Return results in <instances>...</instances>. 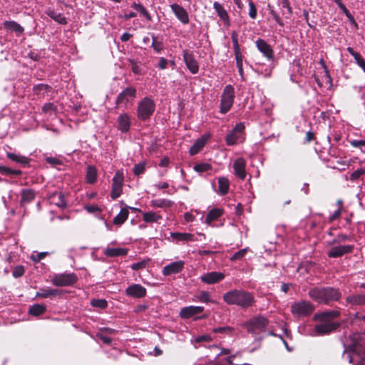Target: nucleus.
I'll return each instance as SVG.
<instances>
[{
	"label": "nucleus",
	"instance_id": "nucleus-1",
	"mask_svg": "<svg viewBox=\"0 0 365 365\" xmlns=\"http://www.w3.org/2000/svg\"><path fill=\"white\" fill-rule=\"evenodd\" d=\"M339 315L337 311L325 312L315 314L314 319L319 322L315 325L313 331L310 333L312 336L324 335L329 334L339 327V323L332 320Z\"/></svg>",
	"mask_w": 365,
	"mask_h": 365
},
{
	"label": "nucleus",
	"instance_id": "nucleus-2",
	"mask_svg": "<svg viewBox=\"0 0 365 365\" xmlns=\"http://www.w3.org/2000/svg\"><path fill=\"white\" fill-rule=\"evenodd\" d=\"M359 335L353 336V343L349 345V351H345L343 354L344 359L354 365H365V348L363 341L358 340Z\"/></svg>",
	"mask_w": 365,
	"mask_h": 365
},
{
	"label": "nucleus",
	"instance_id": "nucleus-3",
	"mask_svg": "<svg viewBox=\"0 0 365 365\" xmlns=\"http://www.w3.org/2000/svg\"><path fill=\"white\" fill-rule=\"evenodd\" d=\"M224 301L230 305H237L242 308L251 307L254 303L253 295L242 289H233L223 295Z\"/></svg>",
	"mask_w": 365,
	"mask_h": 365
},
{
	"label": "nucleus",
	"instance_id": "nucleus-4",
	"mask_svg": "<svg viewBox=\"0 0 365 365\" xmlns=\"http://www.w3.org/2000/svg\"><path fill=\"white\" fill-rule=\"evenodd\" d=\"M309 295L314 301L322 304L337 301L341 296L338 289L330 287H314L309 291Z\"/></svg>",
	"mask_w": 365,
	"mask_h": 365
},
{
	"label": "nucleus",
	"instance_id": "nucleus-5",
	"mask_svg": "<svg viewBox=\"0 0 365 365\" xmlns=\"http://www.w3.org/2000/svg\"><path fill=\"white\" fill-rule=\"evenodd\" d=\"M269 321L267 318L258 316L256 317L246 324L248 332L252 334L255 339L257 346H259L260 341L263 338L262 334L265 331Z\"/></svg>",
	"mask_w": 365,
	"mask_h": 365
},
{
	"label": "nucleus",
	"instance_id": "nucleus-6",
	"mask_svg": "<svg viewBox=\"0 0 365 365\" xmlns=\"http://www.w3.org/2000/svg\"><path fill=\"white\" fill-rule=\"evenodd\" d=\"M235 88L232 85H227L221 96L220 112L222 114L227 113L232 108L235 100Z\"/></svg>",
	"mask_w": 365,
	"mask_h": 365
},
{
	"label": "nucleus",
	"instance_id": "nucleus-7",
	"mask_svg": "<svg viewBox=\"0 0 365 365\" xmlns=\"http://www.w3.org/2000/svg\"><path fill=\"white\" fill-rule=\"evenodd\" d=\"M245 124L243 123H237L230 133L225 138L226 144L229 146L240 143L245 140Z\"/></svg>",
	"mask_w": 365,
	"mask_h": 365
},
{
	"label": "nucleus",
	"instance_id": "nucleus-8",
	"mask_svg": "<svg viewBox=\"0 0 365 365\" xmlns=\"http://www.w3.org/2000/svg\"><path fill=\"white\" fill-rule=\"evenodd\" d=\"M155 108L153 99L145 97L139 103L137 110V116L142 120H145L151 116Z\"/></svg>",
	"mask_w": 365,
	"mask_h": 365
},
{
	"label": "nucleus",
	"instance_id": "nucleus-9",
	"mask_svg": "<svg viewBox=\"0 0 365 365\" xmlns=\"http://www.w3.org/2000/svg\"><path fill=\"white\" fill-rule=\"evenodd\" d=\"M314 306L307 301L297 302L291 306V312L295 317L309 315L314 311Z\"/></svg>",
	"mask_w": 365,
	"mask_h": 365
},
{
	"label": "nucleus",
	"instance_id": "nucleus-10",
	"mask_svg": "<svg viewBox=\"0 0 365 365\" xmlns=\"http://www.w3.org/2000/svg\"><path fill=\"white\" fill-rule=\"evenodd\" d=\"M76 280L77 278L74 274H61L55 275L51 282L56 286L65 287L73 284Z\"/></svg>",
	"mask_w": 365,
	"mask_h": 365
},
{
	"label": "nucleus",
	"instance_id": "nucleus-11",
	"mask_svg": "<svg viewBox=\"0 0 365 365\" xmlns=\"http://www.w3.org/2000/svg\"><path fill=\"white\" fill-rule=\"evenodd\" d=\"M123 180L124 176L123 172L118 170L113 178L112 191L110 196L113 200L118 198L120 195Z\"/></svg>",
	"mask_w": 365,
	"mask_h": 365
},
{
	"label": "nucleus",
	"instance_id": "nucleus-12",
	"mask_svg": "<svg viewBox=\"0 0 365 365\" xmlns=\"http://www.w3.org/2000/svg\"><path fill=\"white\" fill-rule=\"evenodd\" d=\"M182 56L189 71L192 74L197 73L199 71V64L195 58L193 53L187 50H184Z\"/></svg>",
	"mask_w": 365,
	"mask_h": 365
},
{
	"label": "nucleus",
	"instance_id": "nucleus-13",
	"mask_svg": "<svg viewBox=\"0 0 365 365\" xmlns=\"http://www.w3.org/2000/svg\"><path fill=\"white\" fill-rule=\"evenodd\" d=\"M185 267V262L183 260H178L173 262L165 265L162 270L163 276H170L180 273Z\"/></svg>",
	"mask_w": 365,
	"mask_h": 365
},
{
	"label": "nucleus",
	"instance_id": "nucleus-14",
	"mask_svg": "<svg viewBox=\"0 0 365 365\" xmlns=\"http://www.w3.org/2000/svg\"><path fill=\"white\" fill-rule=\"evenodd\" d=\"M246 165V160L243 158H237L233 162L234 174L242 180L247 177Z\"/></svg>",
	"mask_w": 365,
	"mask_h": 365
},
{
	"label": "nucleus",
	"instance_id": "nucleus-15",
	"mask_svg": "<svg viewBox=\"0 0 365 365\" xmlns=\"http://www.w3.org/2000/svg\"><path fill=\"white\" fill-rule=\"evenodd\" d=\"M136 95V90L132 87H128L124 89L116 99L117 105L126 106L128 103L133 101Z\"/></svg>",
	"mask_w": 365,
	"mask_h": 365
},
{
	"label": "nucleus",
	"instance_id": "nucleus-16",
	"mask_svg": "<svg viewBox=\"0 0 365 365\" xmlns=\"http://www.w3.org/2000/svg\"><path fill=\"white\" fill-rule=\"evenodd\" d=\"M125 294L133 298H143L147 294L146 289L140 284H133L125 289Z\"/></svg>",
	"mask_w": 365,
	"mask_h": 365
},
{
	"label": "nucleus",
	"instance_id": "nucleus-17",
	"mask_svg": "<svg viewBox=\"0 0 365 365\" xmlns=\"http://www.w3.org/2000/svg\"><path fill=\"white\" fill-rule=\"evenodd\" d=\"M257 49L263 54V56L270 61L274 59V51L271 46L264 40L259 38L255 42Z\"/></svg>",
	"mask_w": 365,
	"mask_h": 365
},
{
	"label": "nucleus",
	"instance_id": "nucleus-18",
	"mask_svg": "<svg viewBox=\"0 0 365 365\" xmlns=\"http://www.w3.org/2000/svg\"><path fill=\"white\" fill-rule=\"evenodd\" d=\"M172 11L176 18L183 24H187L190 19L187 11L180 5L173 4L170 6Z\"/></svg>",
	"mask_w": 365,
	"mask_h": 365
},
{
	"label": "nucleus",
	"instance_id": "nucleus-19",
	"mask_svg": "<svg viewBox=\"0 0 365 365\" xmlns=\"http://www.w3.org/2000/svg\"><path fill=\"white\" fill-rule=\"evenodd\" d=\"M225 278V274L219 272H210L200 276L201 282L207 284H216Z\"/></svg>",
	"mask_w": 365,
	"mask_h": 365
},
{
	"label": "nucleus",
	"instance_id": "nucleus-20",
	"mask_svg": "<svg viewBox=\"0 0 365 365\" xmlns=\"http://www.w3.org/2000/svg\"><path fill=\"white\" fill-rule=\"evenodd\" d=\"M354 249L353 245H339L333 247L328 252V257L331 258L339 257L346 253H350Z\"/></svg>",
	"mask_w": 365,
	"mask_h": 365
},
{
	"label": "nucleus",
	"instance_id": "nucleus-21",
	"mask_svg": "<svg viewBox=\"0 0 365 365\" xmlns=\"http://www.w3.org/2000/svg\"><path fill=\"white\" fill-rule=\"evenodd\" d=\"M210 133H205L202 136H201L200 138L197 139L194 144L190 147L189 150V153L191 155H195L197 154L205 146L206 142L210 138Z\"/></svg>",
	"mask_w": 365,
	"mask_h": 365
},
{
	"label": "nucleus",
	"instance_id": "nucleus-22",
	"mask_svg": "<svg viewBox=\"0 0 365 365\" xmlns=\"http://www.w3.org/2000/svg\"><path fill=\"white\" fill-rule=\"evenodd\" d=\"M204 308L200 306H189L181 309L180 315L182 318H190L203 312Z\"/></svg>",
	"mask_w": 365,
	"mask_h": 365
},
{
	"label": "nucleus",
	"instance_id": "nucleus-23",
	"mask_svg": "<svg viewBox=\"0 0 365 365\" xmlns=\"http://www.w3.org/2000/svg\"><path fill=\"white\" fill-rule=\"evenodd\" d=\"M128 250L123 247H110L108 246L103 250V254L108 257H115L125 256L128 254Z\"/></svg>",
	"mask_w": 365,
	"mask_h": 365
},
{
	"label": "nucleus",
	"instance_id": "nucleus-24",
	"mask_svg": "<svg viewBox=\"0 0 365 365\" xmlns=\"http://www.w3.org/2000/svg\"><path fill=\"white\" fill-rule=\"evenodd\" d=\"M118 128L122 133H127L130 127V118L126 113L120 114L118 119Z\"/></svg>",
	"mask_w": 365,
	"mask_h": 365
},
{
	"label": "nucleus",
	"instance_id": "nucleus-25",
	"mask_svg": "<svg viewBox=\"0 0 365 365\" xmlns=\"http://www.w3.org/2000/svg\"><path fill=\"white\" fill-rule=\"evenodd\" d=\"M213 8L217 12L220 19L224 22L226 26H230V17L227 11L224 7L217 1H215L213 4Z\"/></svg>",
	"mask_w": 365,
	"mask_h": 365
},
{
	"label": "nucleus",
	"instance_id": "nucleus-26",
	"mask_svg": "<svg viewBox=\"0 0 365 365\" xmlns=\"http://www.w3.org/2000/svg\"><path fill=\"white\" fill-rule=\"evenodd\" d=\"M143 220L146 223H158L163 219L160 212L148 211L142 212Z\"/></svg>",
	"mask_w": 365,
	"mask_h": 365
},
{
	"label": "nucleus",
	"instance_id": "nucleus-27",
	"mask_svg": "<svg viewBox=\"0 0 365 365\" xmlns=\"http://www.w3.org/2000/svg\"><path fill=\"white\" fill-rule=\"evenodd\" d=\"M223 214V210L215 207L209 211L205 218V222L209 226H213L212 222L218 220Z\"/></svg>",
	"mask_w": 365,
	"mask_h": 365
},
{
	"label": "nucleus",
	"instance_id": "nucleus-28",
	"mask_svg": "<svg viewBox=\"0 0 365 365\" xmlns=\"http://www.w3.org/2000/svg\"><path fill=\"white\" fill-rule=\"evenodd\" d=\"M49 201L51 204L55 205L61 208L66 207V206L64 195L61 192H56L51 194L49 197Z\"/></svg>",
	"mask_w": 365,
	"mask_h": 365
},
{
	"label": "nucleus",
	"instance_id": "nucleus-29",
	"mask_svg": "<svg viewBox=\"0 0 365 365\" xmlns=\"http://www.w3.org/2000/svg\"><path fill=\"white\" fill-rule=\"evenodd\" d=\"M218 180V189L216 192L220 195H225L230 190V180L226 177H220Z\"/></svg>",
	"mask_w": 365,
	"mask_h": 365
},
{
	"label": "nucleus",
	"instance_id": "nucleus-30",
	"mask_svg": "<svg viewBox=\"0 0 365 365\" xmlns=\"http://www.w3.org/2000/svg\"><path fill=\"white\" fill-rule=\"evenodd\" d=\"M6 156L9 160L16 163H19L23 166H26L30 163V159L29 158L21 155V154L19 153L7 152Z\"/></svg>",
	"mask_w": 365,
	"mask_h": 365
},
{
	"label": "nucleus",
	"instance_id": "nucleus-31",
	"mask_svg": "<svg viewBox=\"0 0 365 365\" xmlns=\"http://www.w3.org/2000/svg\"><path fill=\"white\" fill-rule=\"evenodd\" d=\"M98 178V170L93 165H88L86 168V181L88 184H93Z\"/></svg>",
	"mask_w": 365,
	"mask_h": 365
},
{
	"label": "nucleus",
	"instance_id": "nucleus-32",
	"mask_svg": "<svg viewBox=\"0 0 365 365\" xmlns=\"http://www.w3.org/2000/svg\"><path fill=\"white\" fill-rule=\"evenodd\" d=\"M173 205V202L164 198L154 199L150 202V207L153 208H168Z\"/></svg>",
	"mask_w": 365,
	"mask_h": 365
},
{
	"label": "nucleus",
	"instance_id": "nucleus-33",
	"mask_svg": "<svg viewBox=\"0 0 365 365\" xmlns=\"http://www.w3.org/2000/svg\"><path fill=\"white\" fill-rule=\"evenodd\" d=\"M129 215L127 207L122 208L120 212L113 218V222L115 225H122L128 219Z\"/></svg>",
	"mask_w": 365,
	"mask_h": 365
},
{
	"label": "nucleus",
	"instance_id": "nucleus-34",
	"mask_svg": "<svg viewBox=\"0 0 365 365\" xmlns=\"http://www.w3.org/2000/svg\"><path fill=\"white\" fill-rule=\"evenodd\" d=\"M347 51L349 53L350 55H351L356 63L364 71L365 73V61L363 58V57L361 56V54L356 51H355L353 48L348 47L346 48Z\"/></svg>",
	"mask_w": 365,
	"mask_h": 365
},
{
	"label": "nucleus",
	"instance_id": "nucleus-35",
	"mask_svg": "<svg viewBox=\"0 0 365 365\" xmlns=\"http://www.w3.org/2000/svg\"><path fill=\"white\" fill-rule=\"evenodd\" d=\"M4 26L5 29L10 31H14L18 34H22L24 31V28L20 24L14 21H4Z\"/></svg>",
	"mask_w": 365,
	"mask_h": 365
},
{
	"label": "nucleus",
	"instance_id": "nucleus-36",
	"mask_svg": "<svg viewBox=\"0 0 365 365\" xmlns=\"http://www.w3.org/2000/svg\"><path fill=\"white\" fill-rule=\"evenodd\" d=\"M21 204L31 202L35 197L34 191L31 189L21 190Z\"/></svg>",
	"mask_w": 365,
	"mask_h": 365
},
{
	"label": "nucleus",
	"instance_id": "nucleus-37",
	"mask_svg": "<svg viewBox=\"0 0 365 365\" xmlns=\"http://www.w3.org/2000/svg\"><path fill=\"white\" fill-rule=\"evenodd\" d=\"M46 14L53 19L55 21L61 24H66L67 20L66 17H64L61 14L57 13L53 10L48 9L46 11Z\"/></svg>",
	"mask_w": 365,
	"mask_h": 365
},
{
	"label": "nucleus",
	"instance_id": "nucleus-38",
	"mask_svg": "<svg viewBox=\"0 0 365 365\" xmlns=\"http://www.w3.org/2000/svg\"><path fill=\"white\" fill-rule=\"evenodd\" d=\"M46 310V307L45 305L35 304L30 307L29 314L32 316L38 317L43 314Z\"/></svg>",
	"mask_w": 365,
	"mask_h": 365
},
{
	"label": "nucleus",
	"instance_id": "nucleus-39",
	"mask_svg": "<svg viewBox=\"0 0 365 365\" xmlns=\"http://www.w3.org/2000/svg\"><path fill=\"white\" fill-rule=\"evenodd\" d=\"M58 294V292L57 289H51V288H45L41 289L40 291H38L36 294V297L38 298H47L52 296H56Z\"/></svg>",
	"mask_w": 365,
	"mask_h": 365
},
{
	"label": "nucleus",
	"instance_id": "nucleus-40",
	"mask_svg": "<svg viewBox=\"0 0 365 365\" xmlns=\"http://www.w3.org/2000/svg\"><path fill=\"white\" fill-rule=\"evenodd\" d=\"M131 7L138 11L140 14L144 16L148 21H151L152 17L151 15L148 13L147 9L140 4L133 2L131 4Z\"/></svg>",
	"mask_w": 365,
	"mask_h": 365
},
{
	"label": "nucleus",
	"instance_id": "nucleus-41",
	"mask_svg": "<svg viewBox=\"0 0 365 365\" xmlns=\"http://www.w3.org/2000/svg\"><path fill=\"white\" fill-rule=\"evenodd\" d=\"M170 236L178 241H192L193 240V235L186 232H171Z\"/></svg>",
	"mask_w": 365,
	"mask_h": 365
},
{
	"label": "nucleus",
	"instance_id": "nucleus-42",
	"mask_svg": "<svg viewBox=\"0 0 365 365\" xmlns=\"http://www.w3.org/2000/svg\"><path fill=\"white\" fill-rule=\"evenodd\" d=\"M0 173L4 175L11 176V175H20L22 172L20 170L11 169L6 166H0Z\"/></svg>",
	"mask_w": 365,
	"mask_h": 365
},
{
	"label": "nucleus",
	"instance_id": "nucleus-43",
	"mask_svg": "<svg viewBox=\"0 0 365 365\" xmlns=\"http://www.w3.org/2000/svg\"><path fill=\"white\" fill-rule=\"evenodd\" d=\"M279 5L282 7V9H284L285 11H282V15L285 16L287 18H289V16L292 14V9L289 4V0H282L279 1Z\"/></svg>",
	"mask_w": 365,
	"mask_h": 365
},
{
	"label": "nucleus",
	"instance_id": "nucleus-44",
	"mask_svg": "<svg viewBox=\"0 0 365 365\" xmlns=\"http://www.w3.org/2000/svg\"><path fill=\"white\" fill-rule=\"evenodd\" d=\"M193 169L199 173H205V172H208L210 170H212V165L209 163H199V164H196Z\"/></svg>",
	"mask_w": 365,
	"mask_h": 365
},
{
	"label": "nucleus",
	"instance_id": "nucleus-45",
	"mask_svg": "<svg viewBox=\"0 0 365 365\" xmlns=\"http://www.w3.org/2000/svg\"><path fill=\"white\" fill-rule=\"evenodd\" d=\"M361 294L350 295L346 297V302L351 305H364Z\"/></svg>",
	"mask_w": 365,
	"mask_h": 365
},
{
	"label": "nucleus",
	"instance_id": "nucleus-46",
	"mask_svg": "<svg viewBox=\"0 0 365 365\" xmlns=\"http://www.w3.org/2000/svg\"><path fill=\"white\" fill-rule=\"evenodd\" d=\"M91 304L93 307L104 309L108 306V302L104 299H93L91 301Z\"/></svg>",
	"mask_w": 365,
	"mask_h": 365
},
{
	"label": "nucleus",
	"instance_id": "nucleus-47",
	"mask_svg": "<svg viewBox=\"0 0 365 365\" xmlns=\"http://www.w3.org/2000/svg\"><path fill=\"white\" fill-rule=\"evenodd\" d=\"M50 88V86L48 85L41 83L34 87V91L38 95H43L44 93L49 91Z\"/></svg>",
	"mask_w": 365,
	"mask_h": 365
},
{
	"label": "nucleus",
	"instance_id": "nucleus-48",
	"mask_svg": "<svg viewBox=\"0 0 365 365\" xmlns=\"http://www.w3.org/2000/svg\"><path fill=\"white\" fill-rule=\"evenodd\" d=\"M56 106L52 103H46L42 107V111L43 113H45L46 114H49V115H52V114L55 115L56 114Z\"/></svg>",
	"mask_w": 365,
	"mask_h": 365
},
{
	"label": "nucleus",
	"instance_id": "nucleus-49",
	"mask_svg": "<svg viewBox=\"0 0 365 365\" xmlns=\"http://www.w3.org/2000/svg\"><path fill=\"white\" fill-rule=\"evenodd\" d=\"M197 298H198L199 301L201 302H204V303H208V302L215 303V301L212 300L210 299L209 292H207L206 291L201 292L199 294V295L197 296Z\"/></svg>",
	"mask_w": 365,
	"mask_h": 365
},
{
	"label": "nucleus",
	"instance_id": "nucleus-50",
	"mask_svg": "<svg viewBox=\"0 0 365 365\" xmlns=\"http://www.w3.org/2000/svg\"><path fill=\"white\" fill-rule=\"evenodd\" d=\"M247 250H248V248H244V249L239 250L238 252H235L230 257V260L235 261V260H240V259H242L247 254Z\"/></svg>",
	"mask_w": 365,
	"mask_h": 365
},
{
	"label": "nucleus",
	"instance_id": "nucleus-51",
	"mask_svg": "<svg viewBox=\"0 0 365 365\" xmlns=\"http://www.w3.org/2000/svg\"><path fill=\"white\" fill-rule=\"evenodd\" d=\"M232 331V328L230 327H220L213 329L214 333H220L225 335L230 334Z\"/></svg>",
	"mask_w": 365,
	"mask_h": 365
},
{
	"label": "nucleus",
	"instance_id": "nucleus-52",
	"mask_svg": "<svg viewBox=\"0 0 365 365\" xmlns=\"http://www.w3.org/2000/svg\"><path fill=\"white\" fill-rule=\"evenodd\" d=\"M145 169V164L144 163H140L138 164H136L133 167V173L136 175H139L142 174Z\"/></svg>",
	"mask_w": 365,
	"mask_h": 365
},
{
	"label": "nucleus",
	"instance_id": "nucleus-53",
	"mask_svg": "<svg viewBox=\"0 0 365 365\" xmlns=\"http://www.w3.org/2000/svg\"><path fill=\"white\" fill-rule=\"evenodd\" d=\"M249 7H250V10H249V16L251 19H255L257 16V9L255 7V4L253 3L252 1L250 0L249 1Z\"/></svg>",
	"mask_w": 365,
	"mask_h": 365
},
{
	"label": "nucleus",
	"instance_id": "nucleus-54",
	"mask_svg": "<svg viewBox=\"0 0 365 365\" xmlns=\"http://www.w3.org/2000/svg\"><path fill=\"white\" fill-rule=\"evenodd\" d=\"M234 53L237 66H242L243 57L240 48H238L237 50H234Z\"/></svg>",
	"mask_w": 365,
	"mask_h": 365
},
{
	"label": "nucleus",
	"instance_id": "nucleus-55",
	"mask_svg": "<svg viewBox=\"0 0 365 365\" xmlns=\"http://www.w3.org/2000/svg\"><path fill=\"white\" fill-rule=\"evenodd\" d=\"M365 173V169L359 168L356 170L354 171L350 176V179L352 181L357 180L360 176L363 175Z\"/></svg>",
	"mask_w": 365,
	"mask_h": 365
},
{
	"label": "nucleus",
	"instance_id": "nucleus-56",
	"mask_svg": "<svg viewBox=\"0 0 365 365\" xmlns=\"http://www.w3.org/2000/svg\"><path fill=\"white\" fill-rule=\"evenodd\" d=\"M24 272L25 269L23 266H17L14 269L12 275L15 278H19L24 274Z\"/></svg>",
	"mask_w": 365,
	"mask_h": 365
},
{
	"label": "nucleus",
	"instance_id": "nucleus-57",
	"mask_svg": "<svg viewBox=\"0 0 365 365\" xmlns=\"http://www.w3.org/2000/svg\"><path fill=\"white\" fill-rule=\"evenodd\" d=\"M231 39L233 44V49L237 50L240 48V45L238 43V34L236 31H232L231 34Z\"/></svg>",
	"mask_w": 365,
	"mask_h": 365
},
{
	"label": "nucleus",
	"instance_id": "nucleus-58",
	"mask_svg": "<svg viewBox=\"0 0 365 365\" xmlns=\"http://www.w3.org/2000/svg\"><path fill=\"white\" fill-rule=\"evenodd\" d=\"M257 72L260 73L261 74H262L265 77H267L270 75L271 72H272V68L271 66H267L264 71L262 70V68L261 66V65H257Z\"/></svg>",
	"mask_w": 365,
	"mask_h": 365
},
{
	"label": "nucleus",
	"instance_id": "nucleus-59",
	"mask_svg": "<svg viewBox=\"0 0 365 365\" xmlns=\"http://www.w3.org/2000/svg\"><path fill=\"white\" fill-rule=\"evenodd\" d=\"M146 264H147V261L143 260V261H140V262H138L136 263H133L130 267L133 270H140V269H143L145 268Z\"/></svg>",
	"mask_w": 365,
	"mask_h": 365
},
{
	"label": "nucleus",
	"instance_id": "nucleus-60",
	"mask_svg": "<svg viewBox=\"0 0 365 365\" xmlns=\"http://www.w3.org/2000/svg\"><path fill=\"white\" fill-rule=\"evenodd\" d=\"M85 210L89 213H100L101 209L95 205H90L85 206Z\"/></svg>",
	"mask_w": 365,
	"mask_h": 365
},
{
	"label": "nucleus",
	"instance_id": "nucleus-61",
	"mask_svg": "<svg viewBox=\"0 0 365 365\" xmlns=\"http://www.w3.org/2000/svg\"><path fill=\"white\" fill-rule=\"evenodd\" d=\"M152 47L158 53H159L163 48L161 42L157 41L155 37H153Z\"/></svg>",
	"mask_w": 365,
	"mask_h": 365
},
{
	"label": "nucleus",
	"instance_id": "nucleus-62",
	"mask_svg": "<svg viewBox=\"0 0 365 365\" xmlns=\"http://www.w3.org/2000/svg\"><path fill=\"white\" fill-rule=\"evenodd\" d=\"M350 144L354 148H360L362 150V147L365 146V140H353Z\"/></svg>",
	"mask_w": 365,
	"mask_h": 365
},
{
	"label": "nucleus",
	"instance_id": "nucleus-63",
	"mask_svg": "<svg viewBox=\"0 0 365 365\" xmlns=\"http://www.w3.org/2000/svg\"><path fill=\"white\" fill-rule=\"evenodd\" d=\"M335 3L338 5V6L341 9V10L345 14L346 17H349L350 12L346 9L345 5L341 3V0H334Z\"/></svg>",
	"mask_w": 365,
	"mask_h": 365
},
{
	"label": "nucleus",
	"instance_id": "nucleus-64",
	"mask_svg": "<svg viewBox=\"0 0 365 365\" xmlns=\"http://www.w3.org/2000/svg\"><path fill=\"white\" fill-rule=\"evenodd\" d=\"M131 63V70L135 74H140L141 73V68L140 66L135 61H130Z\"/></svg>",
	"mask_w": 365,
	"mask_h": 365
}]
</instances>
